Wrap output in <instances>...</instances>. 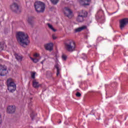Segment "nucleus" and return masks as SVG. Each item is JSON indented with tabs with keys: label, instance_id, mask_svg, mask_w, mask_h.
Instances as JSON below:
<instances>
[{
	"label": "nucleus",
	"instance_id": "nucleus-1",
	"mask_svg": "<svg viewBox=\"0 0 128 128\" xmlns=\"http://www.w3.org/2000/svg\"><path fill=\"white\" fill-rule=\"evenodd\" d=\"M17 42L20 44V46L24 48L30 44V40H28V36L24 32H20L16 34Z\"/></svg>",
	"mask_w": 128,
	"mask_h": 128
},
{
	"label": "nucleus",
	"instance_id": "nucleus-2",
	"mask_svg": "<svg viewBox=\"0 0 128 128\" xmlns=\"http://www.w3.org/2000/svg\"><path fill=\"white\" fill-rule=\"evenodd\" d=\"M64 48L69 52H72L76 50V42L72 40H66L64 44Z\"/></svg>",
	"mask_w": 128,
	"mask_h": 128
},
{
	"label": "nucleus",
	"instance_id": "nucleus-3",
	"mask_svg": "<svg viewBox=\"0 0 128 128\" xmlns=\"http://www.w3.org/2000/svg\"><path fill=\"white\" fill-rule=\"evenodd\" d=\"M45 6L44 3L40 1L36 2L34 4L35 10L38 12H44Z\"/></svg>",
	"mask_w": 128,
	"mask_h": 128
},
{
	"label": "nucleus",
	"instance_id": "nucleus-4",
	"mask_svg": "<svg viewBox=\"0 0 128 128\" xmlns=\"http://www.w3.org/2000/svg\"><path fill=\"white\" fill-rule=\"evenodd\" d=\"M7 86L8 90L10 92H16V84L12 80L11 78L7 80Z\"/></svg>",
	"mask_w": 128,
	"mask_h": 128
},
{
	"label": "nucleus",
	"instance_id": "nucleus-5",
	"mask_svg": "<svg viewBox=\"0 0 128 128\" xmlns=\"http://www.w3.org/2000/svg\"><path fill=\"white\" fill-rule=\"evenodd\" d=\"M8 74V68L4 65L0 64V76H4Z\"/></svg>",
	"mask_w": 128,
	"mask_h": 128
},
{
	"label": "nucleus",
	"instance_id": "nucleus-6",
	"mask_svg": "<svg viewBox=\"0 0 128 128\" xmlns=\"http://www.w3.org/2000/svg\"><path fill=\"white\" fill-rule=\"evenodd\" d=\"M10 8L13 12H16V14H18L20 12V6L16 2H13L10 4Z\"/></svg>",
	"mask_w": 128,
	"mask_h": 128
},
{
	"label": "nucleus",
	"instance_id": "nucleus-7",
	"mask_svg": "<svg viewBox=\"0 0 128 128\" xmlns=\"http://www.w3.org/2000/svg\"><path fill=\"white\" fill-rule=\"evenodd\" d=\"M120 23V30H124V28L128 24V18H122L119 21Z\"/></svg>",
	"mask_w": 128,
	"mask_h": 128
},
{
	"label": "nucleus",
	"instance_id": "nucleus-8",
	"mask_svg": "<svg viewBox=\"0 0 128 128\" xmlns=\"http://www.w3.org/2000/svg\"><path fill=\"white\" fill-rule=\"evenodd\" d=\"M64 14L68 18H72L74 16L72 11L68 7L64 8Z\"/></svg>",
	"mask_w": 128,
	"mask_h": 128
},
{
	"label": "nucleus",
	"instance_id": "nucleus-9",
	"mask_svg": "<svg viewBox=\"0 0 128 128\" xmlns=\"http://www.w3.org/2000/svg\"><path fill=\"white\" fill-rule=\"evenodd\" d=\"M16 106H10L7 108L8 114H14V112H16Z\"/></svg>",
	"mask_w": 128,
	"mask_h": 128
},
{
	"label": "nucleus",
	"instance_id": "nucleus-10",
	"mask_svg": "<svg viewBox=\"0 0 128 128\" xmlns=\"http://www.w3.org/2000/svg\"><path fill=\"white\" fill-rule=\"evenodd\" d=\"M44 47L46 50H49V52H52L54 50V44L52 43H49L44 45Z\"/></svg>",
	"mask_w": 128,
	"mask_h": 128
},
{
	"label": "nucleus",
	"instance_id": "nucleus-11",
	"mask_svg": "<svg viewBox=\"0 0 128 128\" xmlns=\"http://www.w3.org/2000/svg\"><path fill=\"white\" fill-rule=\"evenodd\" d=\"M28 24L31 26H34V16H30L28 18Z\"/></svg>",
	"mask_w": 128,
	"mask_h": 128
},
{
	"label": "nucleus",
	"instance_id": "nucleus-12",
	"mask_svg": "<svg viewBox=\"0 0 128 128\" xmlns=\"http://www.w3.org/2000/svg\"><path fill=\"white\" fill-rule=\"evenodd\" d=\"M90 0H80L79 2L82 6H90Z\"/></svg>",
	"mask_w": 128,
	"mask_h": 128
},
{
	"label": "nucleus",
	"instance_id": "nucleus-13",
	"mask_svg": "<svg viewBox=\"0 0 128 128\" xmlns=\"http://www.w3.org/2000/svg\"><path fill=\"white\" fill-rule=\"evenodd\" d=\"M42 84H40L38 82H36V80H32V86L34 88H38Z\"/></svg>",
	"mask_w": 128,
	"mask_h": 128
},
{
	"label": "nucleus",
	"instance_id": "nucleus-14",
	"mask_svg": "<svg viewBox=\"0 0 128 128\" xmlns=\"http://www.w3.org/2000/svg\"><path fill=\"white\" fill-rule=\"evenodd\" d=\"M86 26H82V27L77 28L75 29V32H82V30H86Z\"/></svg>",
	"mask_w": 128,
	"mask_h": 128
},
{
	"label": "nucleus",
	"instance_id": "nucleus-15",
	"mask_svg": "<svg viewBox=\"0 0 128 128\" xmlns=\"http://www.w3.org/2000/svg\"><path fill=\"white\" fill-rule=\"evenodd\" d=\"M55 68H56V76H58L60 74V70H62V69L60 68V65H58V64L55 65Z\"/></svg>",
	"mask_w": 128,
	"mask_h": 128
},
{
	"label": "nucleus",
	"instance_id": "nucleus-16",
	"mask_svg": "<svg viewBox=\"0 0 128 128\" xmlns=\"http://www.w3.org/2000/svg\"><path fill=\"white\" fill-rule=\"evenodd\" d=\"M84 17H83V16H82L81 15H80L79 14L77 17L76 20H77V22H84Z\"/></svg>",
	"mask_w": 128,
	"mask_h": 128
},
{
	"label": "nucleus",
	"instance_id": "nucleus-17",
	"mask_svg": "<svg viewBox=\"0 0 128 128\" xmlns=\"http://www.w3.org/2000/svg\"><path fill=\"white\" fill-rule=\"evenodd\" d=\"M80 16H82L84 18H86L88 16V12L84 10H82L80 13Z\"/></svg>",
	"mask_w": 128,
	"mask_h": 128
},
{
	"label": "nucleus",
	"instance_id": "nucleus-18",
	"mask_svg": "<svg viewBox=\"0 0 128 128\" xmlns=\"http://www.w3.org/2000/svg\"><path fill=\"white\" fill-rule=\"evenodd\" d=\"M16 60L18 62H22V57L18 55V54H14Z\"/></svg>",
	"mask_w": 128,
	"mask_h": 128
},
{
	"label": "nucleus",
	"instance_id": "nucleus-19",
	"mask_svg": "<svg viewBox=\"0 0 128 128\" xmlns=\"http://www.w3.org/2000/svg\"><path fill=\"white\" fill-rule=\"evenodd\" d=\"M47 24H48L49 28H50V30H53V32H56V30L54 28V26H52V25L48 23Z\"/></svg>",
	"mask_w": 128,
	"mask_h": 128
},
{
	"label": "nucleus",
	"instance_id": "nucleus-20",
	"mask_svg": "<svg viewBox=\"0 0 128 128\" xmlns=\"http://www.w3.org/2000/svg\"><path fill=\"white\" fill-rule=\"evenodd\" d=\"M30 58L32 60V62H35L36 64V62H38V59L36 58H32V57H30Z\"/></svg>",
	"mask_w": 128,
	"mask_h": 128
},
{
	"label": "nucleus",
	"instance_id": "nucleus-21",
	"mask_svg": "<svg viewBox=\"0 0 128 128\" xmlns=\"http://www.w3.org/2000/svg\"><path fill=\"white\" fill-rule=\"evenodd\" d=\"M36 72H31V77L33 80H34L36 78Z\"/></svg>",
	"mask_w": 128,
	"mask_h": 128
},
{
	"label": "nucleus",
	"instance_id": "nucleus-22",
	"mask_svg": "<svg viewBox=\"0 0 128 128\" xmlns=\"http://www.w3.org/2000/svg\"><path fill=\"white\" fill-rule=\"evenodd\" d=\"M53 4H56L58 2V0H50Z\"/></svg>",
	"mask_w": 128,
	"mask_h": 128
},
{
	"label": "nucleus",
	"instance_id": "nucleus-23",
	"mask_svg": "<svg viewBox=\"0 0 128 128\" xmlns=\"http://www.w3.org/2000/svg\"><path fill=\"white\" fill-rule=\"evenodd\" d=\"M62 58L63 60H66V58H68V57L64 54H62Z\"/></svg>",
	"mask_w": 128,
	"mask_h": 128
},
{
	"label": "nucleus",
	"instance_id": "nucleus-24",
	"mask_svg": "<svg viewBox=\"0 0 128 128\" xmlns=\"http://www.w3.org/2000/svg\"><path fill=\"white\" fill-rule=\"evenodd\" d=\"M76 96H77V98H80L82 96V94H80V92H78L76 94Z\"/></svg>",
	"mask_w": 128,
	"mask_h": 128
},
{
	"label": "nucleus",
	"instance_id": "nucleus-25",
	"mask_svg": "<svg viewBox=\"0 0 128 128\" xmlns=\"http://www.w3.org/2000/svg\"><path fill=\"white\" fill-rule=\"evenodd\" d=\"M4 50V44L0 42V52Z\"/></svg>",
	"mask_w": 128,
	"mask_h": 128
},
{
	"label": "nucleus",
	"instance_id": "nucleus-26",
	"mask_svg": "<svg viewBox=\"0 0 128 128\" xmlns=\"http://www.w3.org/2000/svg\"><path fill=\"white\" fill-rule=\"evenodd\" d=\"M34 56L35 58H38V56H40V54H38V53H36L34 54Z\"/></svg>",
	"mask_w": 128,
	"mask_h": 128
},
{
	"label": "nucleus",
	"instance_id": "nucleus-27",
	"mask_svg": "<svg viewBox=\"0 0 128 128\" xmlns=\"http://www.w3.org/2000/svg\"><path fill=\"white\" fill-rule=\"evenodd\" d=\"M52 38L54 40H56V35L54 34H53L52 35Z\"/></svg>",
	"mask_w": 128,
	"mask_h": 128
},
{
	"label": "nucleus",
	"instance_id": "nucleus-28",
	"mask_svg": "<svg viewBox=\"0 0 128 128\" xmlns=\"http://www.w3.org/2000/svg\"><path fill=\"white\" fill-rule=\"evenodd\" d=\"M30 117L32 118V120H34V113H32V114L30 116Z\"/></svg>",
	"mask_w": 128,
	"mask_h": 128
},
{
	"label": "nucleus",
	"instance_id": "nucleus-29",
	"mask_svg": "<svg viewBox=\"0 0 128 128\" xmlns=\"http://www.w3.org/2000/svg\"><path fill=\"white\" fill-rule=\"evenodd\" d=\"M102 22H101L102 24H103V22H104V17H102Z\"/></svg>",
	"mask_w": 128,
	"mask_h": 128
},
{
	"label": "nucleus",
	"instance_id": "nucleus-30",
	"mask_svg": "<svg viewBox=\"0 0 128 128\" xmlns=\"http://www.w3.org/2000/svg\"><path fill=\"white\" fill-rule=\"evenodd\" d=\"M2 116L1 115H0V120H2Z\"/></svg>",
	"mask_w": 128,
	"mask_h": 128
},
{
	"label": "nucleus",
	"instance_id": "nucleus-31",
	"mask_svg": "<svg viewBox=\"0 0 128 128\" xmlns=\"http://www.w3.org/2000/svg\"><path fill=\"white\" fill-rule=\"evenodd\" d=\"M2 124V120H0V124Z\"/></svg>",
	"mask_w": 128,
	"mask_h": 128
},
{
	"label": "nucleus",
	"instance_id": "nucleus-32",
	"mask_svg": "<svg viewBox=\"0 0 128 128\" xmlns=\"http://www.w3.org/2000/svg\"><path fill=\"white\" fill-rule=\"evenodd\" d=\"M41 64H44V62L43 61H42V62H41Z\"/></svg>",
	"mask_w": 128,
	"mask_h": 128
},
{
	"label": "nucleus",
	"instance_id": "nucleus-33",
	"mask_svg": "<svg viewBox=\"0 0 128 128\" xmlns=\"http://www.w3.org/2000/svg\"><path fill=\"white\" fill-rule=\"evenodd\" d=\"M61 122H62V121H60V122H59V124H60Z\"/></svg>",
	"mask_w": 128,
	"mask_h": 128
},
{
	"label": "nucleus",
	"instance_id": "nucleus-34",
	"mask_svg": "<svg viewBox=\"0 0 128 128\" xmlns=\"http://www.w3.org/2000/svg\"><path fill=\"white\" fill-rule=\"evenodd\" d=\"M92 112H94V110H92Z\"/></svg>",
	"mask_w": 128,
	"mask_h": 128
},
{
	"label": "nucleus",
	"instance_id": "nucleus-35",
	"mask_svg": "<svg viewBox=\"0 0 128 128\" xmlns=\"http://www.w3.org/2000/svg\"><path fill=\"white\" fill-rule=\"evenodd\" d=\"M50 74H52V73H51L50 72Z\"/></svg>",
	"mask_w": 128,
	"mask_h": 128
},
{
	"label": "nucleus",
	"instance_id": "nucleus-36",
	"mask_svg": "<svg viewBox=\"0 0 128 128\" xmlns=\"http://www.w3.org/2000/svg\"><path fill=\"white\" fill-rule=\"evenodd\" d=\"M77 90H78V89Z\"/></svg>",
	"mask_w": 128,
	"mask_h": 128
},
{
	"label": "nucleus",
	"instance_id": "nucleus-37",
	"mask_svg": "<svg viewBox=\"0 0 128 128\" xmlns=\"http://www.w3.org/2000/svg\"><path fill=\"white\" fill-rule=\"evenodd\" d=\"M67 1L68 0H66Z\"/></svg>",
	"mask_w": 128,
	"mask_h": 128
}]
</instances>
